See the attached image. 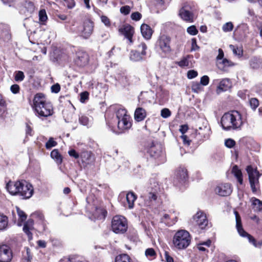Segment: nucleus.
<instances>
[{
	"label": "nucleus",
	"instance_id": "obj_43",
	"mask_svg": "<svg viewBox=\"0 0 262 262\" xmlns=\"http://www.w3.org/2000/svg\"><path fill=\"white\" fill-rule=\"evenodd\" d=\"M39 18L41 22H45L47 20L48 17L46 11L45 9L40 10L39 12Z\"/></svg>",
	"mask_w": 262,
	"mask_h": 262
},
{
	"label": "nucleus",
	"instance_id": "obj_49",
	"mask_svg": "<svg viewBox=\"0 0 262 262\" xmlns=\"http://www.w3.org/2000/svg\"><path fill=\"white\" fill-rule=\"evenodd\" d=\"M250 104L253 110H255L259 105L258 100L256 98H251L250 100Z\"/></svg>",
	"mask_w": 262,
	"mask_h": 262
},
{
	"label": "nucleus",
	"instance_id": "obj_54",
	"mask_svg": "<svg viewBox=\"0 0 262 262\" xmlns=\"http://www.w3.org/2000/svg\"><path fill=\"white\" fill-rule=\"evenodd\" d=\"M198 72L194 70H189L187 72V77L188 79H192L196 77Z\"/></svg>",
	"mask_w": 262,
	"mask_h": 262
},
{
	"label": "nucleus",
	"instance_id": "obj_8",
	"mask_svg": "<svg viewBox=\"0 0 262 262\" xmlns=\"http://www.w3.org/2000/svg\"><path fill=\"white\" fill-rule=\"evenodd\" d=\"M126 219L122 215L115 216L112 221V229L113 232L117 234L125 233L127 229Z\"/></svg>",
	"mask_w": 262,
	"mask_h": 262
},
{
	"label": "nucleus",
	"instance_id": "obj_22",
	"mask_svg": "<svg viewBox=\"0 0 262 262\" xmlns=\"http://www.w3.org/2000/svg\"><path fill=\"white\" fill-rule=\"evenodd\" d=\"M249 65L253 70H261L262 59L256 57H252L249 60Z\"/></svg>",
	"mask_w": 262,
	"mask_h": 262
},
{
	"label": "nucleus",
	"instance_id": "obj_16",
	"mask_svg": "<svg viewBox=\"0 0 262 262\" xmlns=\"http://www.w3.org/2000/svg\"><path fill=\"white\" fill-rule=\"evenodd\" d=\"M119 31L125 36L130 43H133L132 37L134 33V30L131 26L125 25L119 29Z\"/></svg>",
	"mask_w": 262,
	"mask_h": 262
},
{
	"label": "nucleus",
	"instance_id": "obj_27",
	"mask_svg": "<svg viewBox=\"0 0 262 262\" xmlns=\"http://www.w3.org/2000/svg\"><path fill=\"white\" fill-rule=\"evenodd\" d=\"M32 225L33 221L29 220L24 224L23 227V231L28 235L29 239H31L32 238V234L30 232V230L32 229Z\"/></svg>",
	"mask_w": 262,
	"mask_h": 262
},
{
	"label": "nucleus",
	"instance_id": "obj_31",
	"mask_svg": "<svg viewBox=\"0 0 262 262\" xmlns=\"http://www.w3.org/2000/svg\"><path fill=\"white\" fill-rule=\"evenodd\" d=\"M16 212L18 216V222L17 224L18 226H21L22 223L24 222L27 219V215L25 212L21 210L18 207H16Z\"/></svg>",
	"mask_w": 262,
	"mask_h": 262
},
{
	"label": "nucleus",
	"instance_id": "obj_9",
	"mask_svg": "<svg viewBox=\"0 0 262 262\" xmlns=\"http://www.w3.org/2000/svg\"><path fill=\"white\" fill-rule=\"evenodd\" d=\"M246 170L249 176L251 189L253 192H256L259 188L258 180L260 174L256 169L253 168L251 166H247Z\"/></svg>",
	"mask_w": 262,
	"mask_h": 262
},
{
	"label": "nucleus",
	"instance_id": "obj_32",
	"mask_svg": "<svg viewBox=\"0 0 262 262\" xmlns=\"http://www.w3.org/2000/svg\"><path fill=\"white\" fill-rule=\"evenodd\" d=\"M51 157L57 164H60L62 161V158L57 149H54L51 152Z\"/></svg>",
	"mask_w": 262,
	"mask_h": 262
},
{
	"label": "nucleus",
	"instance_id": "obj_42",
	"mask_svg": "<svg viewBox=\"0 0 262 262\" xmlns=\"http://www.w3.org/2000/svg\"><path fill=\"white\" fill-rule=\"evenodd\" d=\"M233 25L232 23L229 21L223 25L222 30L224 32H230L233 30Z\"/></svg>",
	"mask_w": 262,
	"mask_h": 262
},
{
	"label": "nucleus",
	"instance_id": "obj_26",
	"mask_svg": "<svg viewBox=\"0 0 262 262\" xmlns=\"http://www.w3.org/2000/svg\"><path fill=\"white\" fill-rule=\"evenodd\" d=\"M126 199L128 208L132 209L134 206V202L137 199L136 195L134 192H129L126 194Z\"/></svg>",
	"mask_w": 262,
	"mask_h": 262
},
{
	"label": "nucleus",
	"instance_id": "obj_3",
	"mask_svg": "<svg viewBox=\"0 0 262 262\" xmlns=\"http://www.w3.org/2000/svg\"><path fill=\"white\" fill-rule=\"evenodd\" d=\"M244 123L242 114L238 111H232L225 113L221 118V124L225 130H239Z\"/></svg>",
	"mask_w": 262,
	"mask_h": 262
},
{
	"label": "nucleus",
	"instance_id": "obj_10",
	"mask_svg": "<svg viewBox=\"0 0 262 262\" xmlns=\"http://www.w3.org/2000/svg\"><path fill=\"white\" fill-rule=\"evenodd\" d=\"M170 41V37L166 35H162L159 36L156 42V48L158 51L164 54L169 53L171 51Z\"/></svg>",
	"mask_w": 262,
	"mask_h": 262
},
{
	"label": "nucleus",
	"instance_id": "obj_56",
	"mask_svg": "<svg viewBox=\"0 0 262 262\" xmlns=\"http://www.w3.org/2000/svg\"><path fill=\"white\" fill-rule=\"evenodd\" d=\"M178 65L181 67H187L189 65L188 60L186 58H184L178 62Z\"/></svg>",
	"mask_w": 262,
	"mask_h": 262
},
{
	"label": "nucleus",
	"instance_id": "obj_12",
	"mask_svg": "<svg viewBox=\"0 0 262 262\" xmlns=\"http://www.w3.org/2000/svg\"><path fill=\"white\" fill-rule=\"evenodd\" d=\"M93 23L91 21L84 22L83 27L79 30V35L84 39L89 38L93 31Z\"/></svg>",
	"mask_w": 262,
	"mask_h": 262
},
{
	"label": "nucleus",
	"instance_id": "obj_11",
	"mask_svg": "<svg viewBox=\"0 0 262 262\" xmlns=\"http://www.w3.org/2000/svg\"><path fill=\"white\" fill-rule=\"evenodd\" d=\"M12 258V253L9 247L6 245L0 246V262H10Z\"/></svg>",
	"mask_w": 262,
	"mask_h": 262
},
{
	"label": "nucleus",
	"instance_id": "obj_62",
	"mask_svg": "<svg viewBox=\"0 0 262 262\" xmlns=\"http://www.w3.org/2000/svg\"><path fill=\"white\" fill-rule=\"evenodd\" d=\"M148 199L150 202L152 201H155L157 199V195L156 193L153 192H149L147 196Z\"/></svg>",
	"mask_w": 262,
	"mask_h": 262
},
{
	"label": "nucleus",
	"instance_id": "obj_40",
	"mask_svg": "<svg viewBox=\"0 0 262 262\" xmlns=\"http://www.w3.org/2000/svg\"><path fill=\"white\" fill-rule=\"evenodd\" d=\"M147 49V46L144 42H141L137 47V51L142 54V55L145 56L146 55V50Z\"/></svg>",
	"mask_w": 262,
	"mask_h": 262
},
{
	"label": "nucleus",
	"instance_id": "obj_13",
	"mask_svg": "<svg viewBox=\"0 0 262 262\" xmlns=\"http://www.w3.org/2000/svg\"><path fill=\"white\" fill-rule=\"evenodd\" d=\"M174 179L180 183H184L188 179L187 169L184 167H179L176 171Z\"/></svg>",
	"mask_w": 262,
	"mask_h": 262
},
{
	"label": "nucleus",
	"instance_id": "obj_15",
	"mask_svg": "<svg viewBox=\"0 0 262 262\" xmlns=\"http://www.w3.org/2000/svg\"><path fill=\"white\" fill-rule=\"evenodd\" d=\"M194 220L197 225L202 229H205L208 225V222L206 215L202 211H198L196 213L194 216Z\"/></svg>",
	"mask_w": 262,
	"mask_h": 262
},
{
	"label": "nucleus",
	"instance_id": "obj_28",
	"mask_svg": "<svg viewBox=\"0 0 262 262\" xmlns=\"http://www.w3.org/2000/svg\"><path fill=\"white\" fill-rule=\"evenodd\" d=\"M252 203V209L255 211H260L262 210V202L259 200L252 198L251 199Z\"/></svg>",
	"mask_w": 262,
	"mask_h": 262
},
{
	"label": "nucleus",
	"instance_id": "obj_7",
	"mask_svg": "<svg viewBox=\"0 0 262 262\" xmlns=\"http://www.w3.org/2000/svg\"><path fill=\"white\" fill-rule=\"evenodd\" d=\"M195 9L191 3H185L179 10L180 17L185 21L193 23L195 18Z\"/></svg>",
	"mask_w": 262,
	"mask_h": 262
},
{
	"label": "nucleus",
	"instance_id": "obj_19",
	"mask_svg": "<svg viewBox=\"0 0 262 262\" xmlns=\"http://www.w3.org/2000/svg\"><path fill=\"white\" fill-rule=\"evenodd\" d=\"M140 30L142 35L145 39L148 40L151 38L153 31L150 26L146 24H143L141 25Z\"/></svg>",
	"mask_w": 262,
	"mask_h": 262
},
{
	"label": "nucleus",
	"instance_id": "obj_2",
	"mask_svg": "<svg viewBox=\"0 0 262 262\" xmlns=\"http://www.w3.org/2000/svg\"><path fill=\"white\" fill-rule=\"evenodd\" d=\"M6 188L11 194H18L25 199L31 198L34 192L32 185L25 180L10 181L6 185Z\"/></svg>",
	"mask_w": 262,
	"mask_h": 262
},
{
	"label": "nucleus",
	"instance_id": "obj_4",
	"mask_svg": "<svg viewBox=\"0 0 262 262\" xmlns=\"http://www.w3.org/2000/svg\"><path fill=\"white\" fill-rule=\"evenodd\" d=\"M191 240V236L187 231L179 230L175 233L172 237V246L177 250H184L190 245Z\"/></svg>",
	"mask_w": 262,
	"mask_h": 262
},
{
	"label": "nucleus",
	"instance_id": "obj_46",
	"mask_svg": "<svg viewBox=\"0 0 262 262\" xmlns=\"http://www.w3.org/2000/svg\"><path fill=\"white\" fill-rule=\"evenodd\" d=\"M187 32L191 35H195L198 33V31L196 29V27L194 25L188 27L187 29Z\"/></svg>",
	"mask_w": 262,
	"mask_h": 262
},
{
	"label": "nucleus",
	"instance_id": "obj_58",
	"mask_svg": "<svg viewBox=\"0 0 262 262\" xmlns=\"http://www.w3.org/2000/svg\"><path fill=\"white\" fill-rule=\"evenodd\" d=\"M89 93L87 92H84L80 94V101L82 103L84 102L88 99Z\"/></svg>",
	"mask_w": 262,
	"mask_h": 262
},
{
	"label": "nucleus",
	"instance_id": "obj_47",
	"mask_svg": "<svg viewBox=\"0 0 262 262\" xmlns=\"http://www.w3.org/2000/svg\"><path fill=\"white\" fill-rule=\"evenodd\" d=\"M145 255L147 257H155L156 253L155 251L152 248H148L145 251Z\"/></svg>",
	"mask_w": 262,
	"mask_h": 262
},
{
	"label": "nucleus",
	"instance_id": "obj_64",
	"mask_svg": "<svg viewBox=\"0 0 262 262\" xmlns=\"http://www.w3.org/2000/svg\"><path fill=\"white\" fill-rule=\"evenodd\" d=\"M59 262H82L80 260H76L74 259L64 258L60 259Z\"/></svg>",
	"mask_w": 262,
	"mask_h": 262
},
{
	"label": "nucleus",
	"instance_id": "obj_44",
	"mask_svg": "<svg viewBox=\"0 0 262 262\" xmlns=\"http://www.w3.org/2000/svg\"><path fill=\"white\" fill-rule=\"evenodd\" d=\"M25 78V75L22 71H19L16 72L14 79L16 81H22Z\"/></svg>",
	"mask_w": 262,
	"mask_h": 262
},
{
	"label": "nucleus",
	"instance_id": "obj_29",
	"mask_svg": "<svg viewBox=\"0 0 262 262\" xmlns=\"http://www.w3.org/2000/svg\"><path fill=\"white\" fill-rule=\"evenodd\" d=\"M144 55H142L137 50L132 51L130 54V59L133 61H139L143 59Z\"/></svg>",
	"mask_w": 262,
	"mask_h": 262
},
{
	"label": "nucleus",
	"instance_id": "obj_1",
	"mask_svg": "<svg viewBox=\"0 0 262 262\" xmlns=\"http://www.w3.org/2000/svg\"><path fill=\"white\" fill-rule=\"evenodd\" d=\"M33 108L35 115L42 119L51 116L54 113L52 105L41 93L35 95L33 100Z\"/></svg>",
	"mask_w": 262,
	"mask_h": 262
},
{
	"label": "nucleus",
	"instance_id": "obj_25",
	"mask_svg": "<svg viewBox=\"0 0 262 262\" xmlns=\"http://www.w3.org/2000/svg\"><path fill=\"white\" fill-rule=\"evenodd\" d=\"M148 152L151 156L155 158H158L162 152L161 147L159 145L152 146L149 148Z\"/></svg>",
	"mask_w": 262,
	"mask_h": 262
},
{
	"label": "nucleus",
	"instance_id": "obj_52",
	"mask_svg": "<svg viewBox=\"0 0 262 262\" xmlns=\"http://www.w3.org/2000/svg\"><path fill=\"white\" fill-rule=\"evenodd\" d=\"M235 144V141L233 139H227L225 141V146L228 148L233 147L234 146Z\"/></svg>",
	"mask_w": 262,
	"mask_h": 262
},
{
	"label": "nucleus",
	"instance_id": "obj_51",
	"mask_svg": "<svg viewBox=\"0 0 262 262\" xmlns=\"http://www.w3.org/2000/svg\"><path fill=\"white\" fill-rule=\"evenodd\" d=\"M209 82V78L208 76L204 75L201 77L200 80V83L203 86H206L208 84Z\"/></svg>",
	"mask_w": 262,
	"mask_h": 262
},
{
	"label": "nucleus",
	"instance_id": "obj_21",
	"mask_svg": "<svg viewBox=\"0 0 262 262\" xmlns=\"http://www.w3.org/2000/svg\"><path fill=\"white\" fill-rule=\"evenodd\" d=\"M146 116V111L142 107H138L134 113L135 120L137 122L143 121Z\"/></svg>",
	"mask_w": 262,
	"mask_h": 262
},
{
	"label": "nucleus",
	"instance_id": "obj_60",
	"mask_svg": "<svg viewBox=\"0 0 262 262\" xmlns=\"http://www.w3.org/2000/svg\"><path fill=\"white\" fill-rule=\"evenodd\" d=\"M60 90V87L59 84L58 83L54 84L51 86V90L52 92L57 93L59 92Z\"/></svg>",
	"mask_w": 262,
	"mask_h": 262
},
{
	"label": "nucleus",
	"instance_id": "obj_55",
	"mask_svg": "<svg viewBox=\"0 0 262 262\" xmlns=\"http://www.w3.org/2000/svg\"><path fill=\"white\" fill-rule=\"evenodd\" d=\"M131 18L133 20L138 21L141 19V14L138 12H134L131 15Z\"/></svg>",
	"mask_w": 262,
	"mask_h": 262
},
{
	"label": "nucleus",
	"instance_id": "obj_57",
	"mask_svg": "<svg viewBox=\"0 0 262 262\" xmlns=\"http://www.w3.org/2000/svg\"><path fill=\"white\" fill-rule=\"evenodd\" d=\"M130 9L128 6H123L120 8L121 13L125 15L128 14L130 12Z\"/></svg>",
	"mask_w": 262,
	"mask_h": 262
},
{
	"label": "nucleus",
	"instance_id": "obj_17",
	"mask_svg": "<svg viewBox=\"0 0 262 262\" xmlns=\"http://www.w3.org/2000/svg\"><path fill=\"white\" fill-rule=\"evenodd\" d=\"M177 221L176 214L170 213V214L165 213L161 218V222L164 223L168 226L173 225Z\"/></svg>",
	"mask_w": 262,
	"mask_h": 262
},
{
	"label": "nucleus",
	"instance_id": "obj_5",
	"mask_svg": "<svg viewBox=\"0 0 262 262\" xmlns=\"http://www.w3.org/2000/svg\"><path fill=\"white\" fill-rule=\"evenodd\" d=\"M117 119L118 131L117 133L120 134L128 129L132 126L130 117L127 113L124 108H119L116 113Z\"/></svg>",
	"mask_w": 262,
	"mask_h": 262
},
{
	"label": "nucleus",
	"instance_id": "obj_50",
	"mask_svg": "<svg viewBox=\"0 0 262 262\" xmlns=\"http://www.w3.org/2000/svg\"><path fill=\"white\" fill-rule=\"evenodd\" d=\"M10 91L14 94H18L20 91V87L18 84H13L10 87Z\"/></svg>",
	"mask_w": 262,
	"mask_h": 262
},
{
	"label": "nucleus",
	"instance_id": "obj_37",
	"mask_svg": "<svg viewBox=\"0 0 262 262\" xmlns=\"http://www.w3.org/2000/svg\"><path fill=\"white\" fill-rule=\"evenodd\" d=\"M192 91L196 93H199L203 90V85L198 82H193L191 85Z\"/></svg>",
	"mask_w": 262,
	"mask_h": 262
},
{
	"label": "nucleus",
	"instance_id": "obj_39",
	"mask_svg": "<svg viewBox=\"0 0 262 262\" xmlns=\"http://www.w3.org/2000/svg\"><path fill=\"white\" fill-rule=\"evenodd\" d=\"M116 262H132L129 256L127 254H122L116 257Z\"/></svg>",
	"mask_w": 262,
	"mask_h": 262
},
{
	"label": "nucleus",
	"instance_id": "obj_48",
	"mask_svg": "<svg viewBox=\"0 0 262 262\" xmlns=\"http://www.w3.org/2000/svg\"><path fill=\"white\" fill-rule=\"evenodd\" d=\"M57 145L53 138H50L46 144V147L47 149H50L51 148Z\"/></svg>",
	"mask_w": 262,
	"mask_h": 262
},
{
	"label": "nucleus",
	"instance_id": "obj_14",
	"mask_svg": "<svg viewBox=\"0 0 262 262\" xmlns=\"http://www.w3.org/2000/svg\"><path fill=\"white\" fill-rule=\"evenodd\" d=\"M232 191L231 184L229 183L221 184L215 188L216 193L223 196L229 195Z\"/></svg>",
	"mask_w": 262,
	"mask_h": 262
},
{
	"label": "nucleus",
	"instance_id": "obj_45",
	"mask_svg": "<svg viewBox=\"0 0 262 262\" xmlns=\"http://www.w3.org/2000/svg\"><path fill=\"white\" fill-rule=\"evenodd\" d=\"M171 112L167 108H163L161 111V116L163 118H167L171 116Z\"/></svg>",
	"mask_w": 262,
	"mask_h": 262
},
{
	"label": "nucleus",
	"instance_id": "obj_20",
	"mask_svg": "<svg viewBox=\"0 0 262 262\" xmlns=\"http://www.w3.org/2000/svg\"><path fill=\"white\" fill-rule=\"evenodd\" d=\"M231 87V82L227 78L222 79L217 86V92L220 93L223 91H226Z\"/></svg>",
	"mask_w": 262,
	"mask_h": 262
},
{
	"label": "nucleus",
	"instance_id": "obj_36",
	"mask_svg": "<svg viewBox=\"0 0 262 262\" xmlns=\"http://www.w3.org/2000/svg\"><path fill=\"white\" fill-rule=\"evenodd\" d=\"M229 47L235 55L239 57L243 56V51L241 47H237L232 45H230Z\"/></svg>",
	"mask_w": 262,
	"mask_h": 262
},
{
	"label": "nucleus",
	"instance_id": "obj_33",
	"mask_svg": "<svg viewBox=\"0 0 262 262\" xmlns=\"http://www.w3.org/2000/svg\"><path fill=\"white\" fill-rule=\"evenodd\" d=\"M107 212L101 208H97L93 214L94 218L97 219H104Z\"/></svg>",
	"mask_w": 262,
	"mask_h": 262
},
{
	"label": "nucleus",
	"instance_id": "obj_41",
	"mask_svg": "<svg viewBox=\"0 0 262 262\" xmlns=\"http://www.w3.org/2000/svg\"><path fill=\"white\" fill-rule=\"evenodd\" d=\"M80 157L82 158V160L83 161V162L89 163V161L91 160L92 156L90 152L85 151L83 152L80 155Z\"/></svg>",
	"mask_w": 262,
	"mask_h": 262
},
{
	"label": "nucleus",
	"instance_id": "obj_35",
	"mask_svg": "<svg viewBox=\"0 0 262 262\" xmlns=\"http://www.w3.org/2000/svg\"><path fill=\"white\" fill-rule=\"evenodd\" d=\"M79 122L82 125L89 126L92 124V119L82 115L79 116Z\"/></svg>",
	"mask_w": 262,
	"mask_h": 262
},
{
	"label": "nucleus",
	"instance_id": "obj_59",
	"mask_svg": "<svg viewBox=\"0 0 262 262\" xmlns=\"http://www.w3.org/2000/svg\"><path fill=\"white\" fill-rule=\"evenodd\" d=\"M5 104L6 102L3 99L2 95L0 94V113L4 111Z\"/></svg>",
	"mask_w": 262,
	"mask_h": 262
},
{
	"label": "nucleus",
	"instance_id": "obj_34",
	"mask_svg": "<svg viewBox=\"0 0 262 262\" xmlns=\"http://www.w3.org/2000/svg\"><path fill=\"white\" fill-rule=\"evenodd\" d=\"M118 80L123 86L129 84V78L124 73L119 75L118 76Z\"/></svg>",
	"mask_w": 262,
	"mask_h": 262
},
{
	"label": "nucleus",
	"instance_id": "obj_24",
	"mask_svg": "<svg viewBox=\"0 0 262 262\" xmlns=\"http://www.w3.org/2000/svg\"><path fill=\"white\" fill-rule=\"evenodd\" d=\"M8 226V218L4 213L0 212V232L6 230Z\"/></svg>",
	"mask_w": 262,
	"mask_h": 262
},
{
	"label": "nucleus",
	"instance_id": "obj_38",
	"mask_svg": "<svg viewBox=\"0 0 262 262\" xmlns=\"http://www.w3.org/2000/svg\"><path fill=\"white\" fill-rule=\"evenodd\" d=\"M211 240L208 239L206 242H202L201 243L198 244L196 247L199 251L205 252L207 250L204 247V246H205L207 247H209L211 245Z\"/></svg>",
	"mask_w": 262,
	"mask_h": 262
},
{
	"label": "nucleus",
	"instance_id": "obj_30",
	"mask_svg": "<svg viewBox=\"0 0 262 262\" xmlns=\"http://www.w3.org/2000/svg\"><path fill=\"white\" fill-rule=\"evenodd\" d=\"M232 173L236 178L238 183L240 184H243V176L241 170L238 168L236 165L233 167L232 169Z\"/></svg>",
	"mask_w": 262,
	"mask_h": 262
},
{
	"label": "nucleus",
	"instance_id": "obj_53",
	"mask_svg": "<svg viewBox=\"0 0 262 262\" xmlns=\"http://www.w3.org/2000/svg\"><path fill=\"white\" fill-rule=\"evenodd\" d=\"M101 20L106 27H110L111 26L110 19L107 16L104 15L101 16Z\"/></svg>",
	"mask_w": 262,
	"mask_h": 262
},
{
	"label": "nucleus",
	"instance_id": "obj_23",
	"mask_svg": "<svg viewBox=\"0 0 262 262\" xmlns=\"http://www.w3.org/2000/svg\"><path fill=\"white\" fill-rule=\"evenodd\" d=\"M216 65L220 70L222 71H226L228 67L234 66V63L228 59L224 58L221 60H219V61L216 62Z\"/></svg>",
	"mask_w": 262,
	"mask_h": 262
},
{
	"label": "nucleus",
	"instance_id": "obj_61",
	"mask_svg": "<svg viewBox=\"0 0 262 262\" xmlns=\"http://www.w3.org/2000/svg\"><path fill=\"white\" fill-rule=\"evenodd\" d=\"M219 54L216 57V62L219 61V60H221L222 59H224V54L223 51L221 49H219L218 50Z\"/></svg>",
	"mask_w": 262,
	"mask_h": 262
},
{
	"label": "nucleus",
	"instance_id": "obj_18",
	"mask_svg": "<svg viewBox=\"0 0 262 262\" xmlns=\"http://www.w3.org/2000/svg\"><path fill=\"white\" fill-rule=\"evenodd\" d=\"M89 61L88 55L84 52H78L75 59L76 63L80 67L86 64Z\"/></svg>",
	"mask_w": 262,
	"mask_h": 262
},
{
	"label": "nucleus",
	"instance_id": "obj_6",
	"mask_svg": "<svg viewBox=\"0 0 262 262\" xmlns=\"http://www.w3.org/2000/svg\"><path fill=\"white\" fill-rule=\"evenodd\" d=\"M234 213L236 219V228L238 234L243 237H247L250 243L256 248H260L262 246V240L256 241L253 236L246 232L243 228L241 217L236 211Z\"/></svg>",
	"mask_w": 262,
	"mask_h": 262
},
{
	"label": "nucleus",
	"instance_id": "obj_63",
	"mask_svg": "<svg viewBox=\"0 0 262 262\" xmlns=\"http://www.w3.org/2000/svg\"><path fill=\"white\" fill-rule=\"evenodd\" d=\"M68 153L70 156L73 157L75 159H78L79 157V155L74 149H71L69 150Z\"/></svg>",
	"mask_w": 262,
	"mask_h": 262
}]
</instances>
